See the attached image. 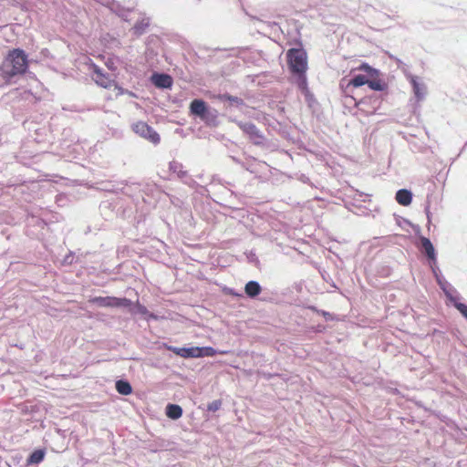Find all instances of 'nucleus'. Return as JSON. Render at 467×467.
<instances>
[{"mask_svg":"<svg viewBox=\"0 0 467 467\" xmlns=\"http://www.w3.org/2000/svg\"><path fill=\"white\" fill-rule=\"evenodd\" d=\"M28 64L27 55L23 49L16 48L10 51L2 63V82L16 83L20 77L26 73Z\"/></svg>","mask_w":467,"mask_h":467,"instance_id":"obj_1","label":"nucleus"},{"mask_svg":"<svg viewBox=\"0 0 467 467\" xmlns=\"http://www.w3.org/2000/svg\"><path fill=\"white\" fill-rule=\"evenodd\" d=\"M290 71L296 77V85L301 90L307 89V55L304 48H290L286 53Z\"/></svg>","mask_w":467,"mask_h":467,"instance_id":"obj_2","label":"nucleus"},{"mask_svg":"<svg viewBox=\"0 0 467 467\" xmlns=\"http://www.w3.org/2000/svg\"><path fill=\"white\" fill-rule=\"evenodd\" d=\"M231 120L236 123V125L243 130L244 133H245L249 137V139L254 145L264 144L265 136L253 122L241 121L236 120L234 119Z\"/></svg>","mask_w":467,"mask_h":467,"instance_id":"obj_3","label":"nucleus"},{"mask_svg":"<svg viewBox=\"0 0 467 467\" xmlns=\"http://www.w3.org/2000/svg\"><path fill=\"white\" fill-rule=\"evenodd\" d=\"M90 302L100 307H129L132 305L129 298L115 296H95Z\"/></svg>","mask_w":467,"mask_h":467,"instance_id":"obj_4","label":"nucleus"},{"mask_svg":"<svg viewBox=\"0 0 467 467\" xmlns=\"http://www.w3.org/2000/svg\"><path fill=\"white\" fill-rule=\"evenodd\" d=\"M132 130L153 144H158L161 140L160 135L157 131L144 121H137L133 123Z\"/></svg>","mask_w":467,"mask_h":467,"instance_id":"obj_5","label":"nucleus"},{"mask_svg":"<svg viewBox=\"0 0 467 467\" xmlns=\"http://www.w3.org/2000/svg\"><path fill=\"white\" fill-rule=\"evenodd\" d=\"M92 78L100 87L109 88L115 84L114 77L111 74L105 73L102 68L95 64H91Z\"/></svg>","mask_w":467,"mask_h":467,"instance_id":"obj_6","label":"nucleus"},{"mask_svg":"<svg viewBox=\"0 0 467 467\" xmlns=\"http://www.w3.org/2000/svg\"><path fill=\"white\" fill-rule=\"evenodd\" d=\"M405 76L412 86L413 94L416 99L418 101L424 99L427 93V87L425 83L419 77L410 73H406Z\"/></svg>","mask_w":467,"mask_h":467,"instance_id":"obj_7","label":"nucleus"},{"mask_svg":"<svg viewBox=\"0 0 467 467\" xmlns=\"http://www.w3.org/2000/svg\"><path fill=\"white\" fill-rule=\"evenodd\" d=\"M169 169L171 172L176 173L177 176L187 185L193 186L195 181L188 174V171L183 170L181 162L172 161L169 164Z\"/></svg>","mask_w":467,"mask_h":467,"instance_id":"obj_8","label":"nucleus"},{"mask_svg":"<svg viewBox=\"0 0 467 467\" xmlns=\"http://www.w3.org/2000/svg\"><path fill=\"white\" fill-rule=\"evenodd\" d=\"M151 83L158 88H171L173 84L172 78L165 73L155 72L150 78Z\"/></svg>","mask_w":467,"mask_h":467,"instance_id":"obj_9","label":"nucleus"},{"mask_svg":"<svg viewBox=\"0 0 467 467\" xmlns=\"http://www.w3.org/2000/svg\"><path fill=\"white\" fill-rule=\"evenodd\" d=\"M422 252L425 254V255L432 261L433 265L436 264L437 258H436V251L435 248L431 242V240L425 236H420V238Z\"/></svg>","mask_w":467,"mask_h":467,"instance_id":"obj_10","label":"nucleus"},{"mask_svg":"<svg viewBox=\"0 0 467 467\" xmlns=\"http://www.w3.org/2000/svg\"><path fill=\"white\" fill-rule=\"evenodd\" d=\"M208 109L209 107L207 106L206 102L201 99H195L190 104L191 113L199 119L203 116Z\"/></svg>","mask_w":467,"mask_h":467,"instance_id":"obj_11","label":"nucleus"},{"mask_svg":"<svg viewBox=\"0 0 467 467\" xmlns=\"http://www.w3.org/2000/svg\"><path fill=\"white\" fill-rule=\"evenodd\" d=\"M216 99L222 102H228L230 107L241 108L244 106V100L242 98L230 95L229 93L219 94Z\"/></svg>","mask_w":467,"mask_h":467,"instance_id":"obj_12","label":"nucleus"},{"mask_svg":"<svg viewBox=\"0 0 467 467\" xmlns=\"http://www.w3.org/2000/svg\"><path fill=\"white\" fill-rule=\"evenodd\" d=\"M432 274L435 277V280L437 284L439 285L440 288L445 293L447 296H449V293L447 291V287L451 286V285L446 281V279L441 275V270L439 267L435 265H431Z\"/></svg>","mask_w":467,"mask_h":467,"instance_id":"obj_13","label":"nucleus"},{"mask_svg":"<svg viewBox=\"0 0 467 467\" xmlns=\"http://www.w3.org/2000/svg\"><path fill=\"white\" fill-rule=\"evenodd\" d=\"M397 202L402 206H408L412 201V192L407 189H400L396 192Z\"/></svg>","mask_w":467,"mask_h":467,"instance_id":"obj_14","label":"nucleus"},{"mask_svg":"<svg viewBox=\"0 0 467 467\" xmlns=\"http://www.w3.org/2000/svg\"><path fill=\"white\" fill-rule=\"evenodd\" d=\"M262 287L257 281L251 280L245 284L244 292L250 298H254L260 295Z\"/></svg>","mask_w":467,"mask_h":467,"instance_id":"obj_15","label":"nucleus"},{"mask_svg":"<svg viewBox=\"0 0 467 467\" xmlns=\"http://www.w3.org/2000/svg\"><path fill=\"white\" fill-rule=\"evenodd\" d=\"M218 112L214 109H208L203 116L201 117V120H202L208 126H216L218 121Z\"/></svg>","mask_w":467,"mask_h":467,"instance_id":"obj_16","label":"nucleus"},{"mask_svg":"<svg viewBox=\"0 0 467 467\" xmlns=\"http://www.w3.org/2000/svg\"><path fill=\"white\" fill-rule=\"evenodd\" d=\"M369 77L363 74H356L353 76V78L348 81L346 85V88H348L350 86H353L354 88H359L362 87L365 84H368Z\"/></svg>","mask_w":467,"mask_h":467,"instance_id":"obj_17","label":"nucleus"},{"mask_svg":"<svg viewBox=\"0 0 467 467\" xmlns=\"http://www.w3.org/2000/svg\"><path fill=\"white\" fill-rule=\"evenodd\" d=\"M165 412L168 418L178 420L182 415V409L180 405L169 403L166 406Z\"/></svg>","mask_w":467,"mask_h":467,"instance_id":"obj_18","label":"nucleus"},{"mask_svg":"<svg viewBox=\"0 0 467 467\" xmlns=\"http://www.w3.org/2000/svg\"><path fill=\"white\" fill-rule=\"evenodd\" d=\"M116 390L124 396L130 395L132 392L130 383L126 379H119L115 383Z\"/></svg>","mask_w":467,"mask_h":467,"instance_id":"obj_19","label":"nucleus"},{"mask_svg":"<svg viewBox=\"0 0 467 467\" xmlns=\"http://www.w3.org/2000/svg\"><path fill=\"white\" fill-rule=\"evenodd\" d=\"M150 23V20L149 17H142L140 20L137 21L133 26L134 34L138 36L144 34Z\"/></svg>","mask_w":467,"mask_h":467,"instance_id":"obj_20","label":"nucleus"},{"mask_svg":"<svg viewBox=\"0 0 467 467\" xmlns=\"http://www.w3.org/2000/svg\"><path fill=\"white\" fill-rule=\"evenodd\" d=\"M45 458V451L38 449L34 451L27 458V463L37 464L41 462Z\"/></svg>","mask_w":467,"mask_h":467,"instance_id":"obj_21","label":"nucleus"},{"mask_svg":"<svg viewBox=\"0 0 467 467\" xmlns=\"http://www.w3.org/2000/svg\"><path fill=\"white\" fill-rule=\"evenodd\" d=\"M357 70H359V71H364L366 73V75L368 77H369L370 78H373L375 77H378L379 75V70L370 67L368 64L367 63H362L358 68Z\"/></svg>","mask_w":467,"mask_h":467,"instance_id":"obj_22","label":"nucleus"},{"mask_svg":"<svg viewBox=\"0 0 467 467\" xmlns=\"http://www.w3.org/2000/svg\"><path fill=\"white\" fill-rule=\"evenodd\" d=\"M110 11L112 13L116 14L118 16L121 17L123 20H127L128 16L130 14V10L123 7L119 3L114 5V6H112V9Z\"/></svg>","mask_w":467,"mask_h":467,"instance_id":"obj_23","label":"nucleus"},{"mask_svg":"<svg viewBox=\"0 0 467 467\" xmlns=\"http://www.w3.org/2000/svg\"><path fill=\"white\" fill-rule=\"evenodd\" d=\"M198 358L213 357L217 351L212 347H197Z\"/></svg>","mask_w":467,"mask_h":467,"instance_id":"obj_24","label":"nucleus"},{"mask_svg":"<svg viewBox=\"0 0 467 467\" xmlns=\"http://www.w3.org/2000/svg\"><path fill=\"white\" fill-rule=\"evenodd\" d=\"M181 357L184 358H198L197 347L182 348Z\"/></svg>","mask_w":467,"mask_h":467,"instance_id":"obj_25","label":"nucleus"},{"mask_svg":"<svg viewBox=\"0 0 467 467\" xmlns=\"http://www.w3.org/2000/svg\"><path fill=\"white\" fill-rule=\"evenodd\" d=\"M368 86L375 91H383L386 88V84L379 79L368 78Z\"/></svg>","mask_w":467,"mask_h":467,"instance_id":"obj_26","label":"nucleus"},{"mask_svg":"<svg viewBox=\"0 0 467 467\" xmlns=\"http://www.w3.org/2000/svg\"><path fill=\"white\" fill-rule=\"evenodd\" d=\"M434 199L435 198L432 195H428L427 196V200H426V203H425V207H424V212L426 213L429 225L431 223L432 213H431V204H432V202H433Z\"/></svg>","mask_w":467,"mask_h":467,"instance_id":"obj_27","label":"nucleus"},{"mask_svg":"<svg viewBox=\"0 0 467 467\" xmlns=\"http://www.w3.org/2000/svg\"><path fill=\"white\" fill-rule=\"evenodd\" d=\"M222 407V400H214L212 402H210L207 406V410L215 412L219 410Z\"/></svg>","mask_w":467,"mask_h":467,"instance_id":"obj_28","label":"nucleus"},{"mask_svg":"<svg viewBox=\"0 0 467 467\" xmlns=\"http://www.w3.org/2000/svg\"><path fill=\"white\" fill-rule=\"evenodd\" d=\"M454 306L467 319V305L463 303H455Z\"/></svg>","mask_w":467,"mask_h":467,"instance_id":"obj_29","label":"nucleus"},{"mask_svg":"<svg viewBox=\"0 0 467 467\" xmlns=\"http://www.w3.org/2000/svg\"><path fill=\"white\" fill-rule=\"evenodd\" d=\"M136 308V312L140 315H142V316H147V314H149V310L147 309V307L143 305H140V304H137V306H135Z\"/></svg>","mask_w":467,"mask_h":467,"instance_id":"obj_30","label":"nucleus"},{"mask_svg":"<svg viewBox=\"0 0 467 467\" xmlns=\"http://www.w3.org/2000/svg\"><path fill=\"white\" fill-rule=\"evenodd\" d=\"M36 223L39 225V227L43 228L44 225L46 224V223L44 222V220L40 219V218H37L36 216H32L30 219H28V223Z\"/></svg>","mask_w":467,"mask_h":467,"instance_id":"obj_31","label":"nucleus"},{"mask_svg":"<svg viewBox=\"0 0 467 467\" xmlns=\"http://www.w3.org/2000/svg\"><path fill=\"white\" fill-rule=\"evenodd\" d=\"M74 261V254L72 253H69L67 254L63 260L64 264L66 265H71Z\"/></svg>","mask_w":467,"mask_h":467,"instance_id":"obj_32","label":"nucleus"},{"mask_svg":"<svg viewBox=\"0 0 467 467\" xmlns=\"http://www.w3.org/2000/svg\"><path fill=\"white\" fill-rule=\"evenodd\" d=\"M170 351H171L172 353L176 354L177 356H180L181 357V353H182V348H178V347H174V346H169L167 348Z\"/></svg>","mask_w":467,"mask_h":467,"instance_id":"obj_33","label":"nucleus"},{"mask_svg":"<svg viewBox=\"0 0 467 467\" xmlns=\"http://www.w3.org/2000/svg\"><path fill=\"white\" fill-rule=\"evenodd\" d=\"M118 2H116L115 0H103L102 4L103 5L107 6L109 10L112 9V6H114V5H116Z\"/></svg>","mask_w":467,"mask_h":467,"instance_id":"obj_34","label":"nucleus"},{"mask_svg":"<svg viewBox=\"0 0 467 467\" xmlns=\"http://www.w3.org/2000/svg\"><path fill=\"white\" fill-rule=\"evenodd\" d=\"M159 318H160L159 316H157L156 314L151 313L150 311H149V314H147V316L145 317V319L148 320V321L150 320V319H152V320H159Z\"/></svg>","mask_w":467,"mask_h":467,"instance_id":"obj_35","label":"nucleus"},{"mask_svg":"<svg viewBox=\"0 0 467 467\" xmlns=\"http://www.w3.org/2000/svg\"><path fill=\"white\" fill-rule=\"evenodd\" d=\"M107 67H108L110 70H112V71L116 70V67L114 66V63H113V62H110V61L107 62Z\"/></svg>","mask_w":467,"mask_h":467,"instance_id":"obj_36","label":"nucleus"},{"mask_svg":"<svg viewBox=\"0 0 467 467\" xmlns=\"http://www.w3.org/2000/svg\"><path fill=\"white\" fill-rule=\"evenodd\" d=\"M321 275H322V278H323L326 282H328V279H329L330 277H329V275H328L327 272L321 273Z\"/></svg>","mask_w":467,"mask_h":467,"instance_id":"obj_37","label":"nucleus"},{"mask_svg":"<svg viewBox=\"0 0 467 467\" xmlns=\"http://www.w3.org/2000/svg\"><path fill=\"white\" fill-rule=\"evenodd\" d=\"M345 81H346L345 79H342V80H341L340 86H341L342 88H343V87H344V85H345V84H344V83H345Z\"/></svg>","mask_w":467,"mask_h":467,"instance_id":"obj_38","label":"nucleus"},{"mask_svg":"<svg viewBox=\"0 0 467 467\" xmlns=\"http://www.w3.org/2000/svg\"><path fill=\"white\" fill-rule=\"evenodd\" d=\"M433 210L436 212L438 210V203H435V207H433Z\"/></svg>","mask_w":467,"mask_h":467,"instance_id":"obj_39","label":"nucleus"},{"mask_svg":"<svg viewBox=\"0 0 467 467\" xmlns=\"http://www.w3.org/2000/svg\"><path fill=\"white\" fill-rule=\"evenodd\" d=\"M232 159H233L235 162L239 163V161H238L235 157H232Z\"/></svg>","mask_w":467,"mask_h":467,"instance_id":"obj_40","label":"nucleus"},{"mask_svg":"<svg viewBox=\"0 0 467 467\" xmlns=\"http://www.w3.org/2000/svg\"><path fill=\"white\" fill-rule=\"evenodd\" d=\"M146 186H147V187H149V188H150H150L155 187V185H153V184H147Z\"/></svg>","mask_w":467,"mask_h":467,"instance_id":"obj_41","label":"nucleus"}]
</instances>
